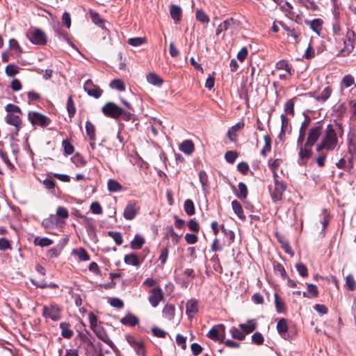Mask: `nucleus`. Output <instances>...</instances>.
<instances>
[{"label":"nucleus","instance_id":"nucleus-16","mask_svg":"<svg viewBox=\"0 0 356 356\" xmlns=\"http://www.w3.org/2000/svg\"><path fill=\"white\" fill-rule=\"evenodd\" d=\"M305 24L308 25L314 32L320 35L322 31L323 21L320 18L314 19L311 21L305 19Z\"/></svg>","mask_w":356,"mask_h":356},{"label":"nucleus","instance_id":"nucleus-28","mask_svg":"<svg viewBox=\"0 0 356 356\" xmlns=\"http://www.w3.org/2000/svg\"><path fill=\"white\" fill-rule=\"evenodd\" d=\"M276 327H277V330L278 333L282 337H284V336L286 335V334L287 333L288 330H289L286 319H284V318L280 319L277 323Z\"/></svg>","mask_w":356,"mask_h":356},{"label":"nucleus","instance_id":"nucleus-54","mask_svg":"<svg viewBox=\"0 0 356 356\" xmlns=\"http://www.w3.org/2000/svg\"><path fill=\"white\" fill-rule=\"evenodd\" d=\"M146 40L145 38H129L127 41L128 44L133 47L140 46L145 42Z\"/></svg>","mask_w":356,"mask_h":356},{"label":"nucleus","instance_id":"nucleus-61","mask_svg":"<svg viewBox=\"0 0 356 356\" xmlns=\"http://www.w3.org/2000/svg\"><path fill=\"white\" fill-rule=\"evenodd\" d=\"M74 252L81 261H88L90 259V256L86 252V250L83 248H80L78 250H75Z\"/></svg>","mask_w":356,"mask_h":356},{"label":"nucleus","instance_id":"nucleus-42","mask_svg":"<svg viewBox=\"0 0 356 356\" xmlns=\"http://www.w3.org/2000/svg\"><path fill=\"white\" fill-rule=\"evenodd\" d=\"M184 211L188 216L195 214V209L193 202L191 200H186L184 205Z\"/></svg>","mask_w":356,"mask_h":356},{"label":"nucleus","instance_id":"nucleus-11","mask_svg":"<svg viewBox=\"0 0 356 356\" xmlns=\"http://www.w3.org/2000/svg\"><path fill=\"white\" fill-rule=\"evenodd\" d=\"M65 224L64 220H60L55 215H51L49 217L44 219L42 225L44 228H53L54 227H62Z\"/></svg>","mask_w":356,"mask_h":356},{"label":"nucleus","instance_id":"nucleus-6","mask_svg":"<svg viewBox=\"0 0 356 356\" xmlns=\"http://www.w3.org/2000/svg\"><path fill=\"white\" fill-rule=\"evenodd\" d=\"M122 108L113 102H108L102 107L103 113L108 118L118 119L121 116Z\"/></svg>","mask_w":356,"mask_h":356},{"label":"nucleus","instance_id":"nucleus-64","mask_svg":"<svg viewBox=\"0 0 356 356\" xmlns=\"http://www.w3.org/2000/svg\"><path fill=\"white\" fill-rule=\"evenodd\" d=\"M110 305L115 308L121 309L124 307V302L118 298H112L109 300Z\"/></svg>","mask_w":356,"mask_h":356},{"label":"nucleus","instance_id":"nucleus-26","mask_svg":"<svg viewBox=\"0 0 356 356\" xmlns=\"http://www.w3.org/2000/svg\"><path fill=\"white\" fill-rule=\"evenodd\" d=\"M145 243V238L139 234H136L134 238L131 241V248L132 250H139L143 247Z\"/></svg>","mask_w":356,"mask_h":356},{"label":"nucleus","instance_id":"nucleus-39","mask_svg":"<svg viewBox=\"0 0 356 356\" xmlns=\"http://www.w3.org/2000/svg\"><path fill=\"white\" fill-rule=\"evenodd\" d=\"M122 188V185L115 179H109L108 181V189L110 192H118Z\"/></svg>","mask_w":356,"mask_h":356},{"label":"nucleus","instance_id":"nucleus-37","mask_svg":"<svg viewBox=\"0 0 356 356\" xmlns=\"http://www.w3.org/2000/svg\"><path fill=\"white\" fill-rule=\"evenodd\" d=\"M238 193L236 194V196L241 200L246 199L248 191L246 185L243 182H240L238 185Z\"/></svg>","mask_w":356,"mask_h":356},{"label":"nucleus","instance_id":"nucleus-55","mask_svg":"<svg viewBox=\"0 0 356 356\" xmlns=\"http://www.w3.org/2000/svg\"><path fill=\"white\" fill-rule=\"evenodd\" d=\"M62 145L65 154L70 155L74 152V146L67 140H63Z\"/></svg>","mask_w":356,"mask_h":356},{"label":"nucleus","instance_id":"nucleus-45","mask_svg":"<svg viewBox=\"0 0 356 356\" xmlns=\"http://www.w3.org/2000/svg\"><path fill=\"white\" fill-rule=\"evenodd\" d=\"M199 179H200V181L202 184L203 191H206L209 187V184H208V177L204 170L200 171Z\"/></svg>","mask_w":356,"mask_h":356},{"label":"nucleus","instance_id":"nucleus-19","mask_svg":"<svg viewBox=\"0 0 356 356\" xmlns=\"http://www.w3.org/2000/svg\"><path fill=\"white\" fill-rule=\"evenodd\" d=\"M245 126L243 121L238 122L234 126H232L227 131V137L231 141H235L236 134V133L242 129Z\"/></svg>","mask_w":356,"mask_h":356},{"label":"nucleus","instance_id":"nucleus-48","mask_svg":"<svg viewBox=\"0 0 356 356\" xmlns=\"http://www.w3.org/2000/svg\"><path fill=\"white\" fill-rule=\"evenodd\" d=\"M55 216L60 220H63L69 217V212L66 208L58 207L56 209V215Z\"/></svg>","mask_w":356,"mask_h":356},{"label":"nucleus","instance_id":"nucleus-5","mask_svg":"<svg viewBox=\"0 0 356 356\" xmlns=\"http://www.w3.org/2000/svg\"><path fill=\"white\" fill-rule=\"evenodd\" d=\"M207 337L213 341H222L225 337V327L223 324L214 325L208 332Z\"/></svg>","mask_w":356,"mask_h":356},{"label":"nucleus","instance_id":"nucleus-63","mask_svg":"<svg viewBox=\"0 0 356 356\" xmlns=\"http://www.w3.org/2000/svg\"><path fill=\"white\" fill-rule=\"evenodd\" d=\"M12 245L10 241L6 238H0V250H11Z\"/></svg>","mask_w":356,"mask_h":356},{"label":"nucleus","instance_id":"nucleus-24","mask_svg":"<svg viewBox=\"0 0 356 356\" xmlns=\"http://www.w3.org/2000/svg\"><path fill=\"white\" fill-rule=\"evenodd\" d=\"M232 209L237 216L242 220H245V216L243 213V210L241 204L237 200H233L232 202Z\"/></svg>","mask_w":356,"mask_h":356},{"label":"nucleus","instance_id":"nucleus-35","mask_svg":"<svg viewBox=\"0 0 356 356\" xmlns=\"http://www.w3.org/2000/svg\"><path fill=\"white\" fill-rule=\"evenodd\" d=\"M86 130L90 140H95L96 139L95 127L90 121L86 122Z\"/></svg>","mask_w":356,"mask_h":356},{"label":"nucleus","instance_id":"nucleus-10","mask_svg":"<svg viewBox=\"0 0 356 356\" xmlns=\"http://www.w3.org/2000/svg\"><path fill=\"white\" fill-rule=\"evenodd\" d=\"M286 189L285 184L280 181L278 180H276L275 183V188L273 192L271 193V197L273 202H278L280 201L282 198L283 193L284 192Z\"/></svg>","mask_w":356,"mask_h":356},{"label":"nucleus","instance_id":"nucleus-33","mask_svg":"<svg viewBox=\"0 0 356 356\" xmlns=\"http://www.w3.org/2000/svg\"><path fill=\"white\" fill-rule=\"evenodd\" d=\"M337 166L339 169H343V170H350L353 166V159H348V162L345 159V158H341L337 163Z\"/></svg>","mask_w":356,"mask_h":356},{"label":"nucleus","instance_id":"nucleus-60","mask_svg":"<svg viewBox=\"0 0 356 356\" xmlns=\"http://www.w3.org/2000/svg\"><path fill=\"white\" fill-rule=\"evenodd\" d=\"M35 242L41 247H47L53 243V241L48 238H36Z\"/></svg>","mask_w":356,"mask_h":356},{"label":"nucleus","instance_id":"nucleus-2","mask_svg":"<svg viewBox=\"0 0 356 356\" xmlns=\"http://www.w3.org/2000/svg\"><path fill=\"white\" fill-rule=\"evenodd\" d=\"M27 37L34 44L44 45L47 42L45 33L39 29H33L27 33Z\"/></svg>","mask_w":356,"mask_h":356},{"label":"nucleus","instance_id":"nucleus-25","mask_svg":"<svg viewBox=\"0 0 356 356\" xmlns=\"http://www.w3.org/2000/svg\"><path fill=\"white\" fill-rule=\"evenodd\" d=\"M163 316L168 320H172L175 317V309L172 305H166L163 309Z\"/></svg>","mask_w":356,"mask_h":356},{"label":"nucleus","instance_id":"nucleus-1","mask_svg":"<svg viewBox=\"0 0 356 356\" xmlns=\"http://www.w3.org/2000/svg\"><path fill=\"white\" fill-rule=\"evenodd\" d=\"M339 143L337 129L334 125H325L322 121L316 122L307 131L305 143H298L299 149V159L300 164H305L312 155V147L316 146V150L320 152L323 150L333 151Z\"/></svg>","mask_w":356,"mask_h":356},{"label":"nucleus","instance_id":"nucleus-31","mask_svg":"<svg viewBox=\"0 0 356 356\" xmlns=\"http://www.w3.org/2000/svg\"><path fill=\"white\" fill-rule=\"evenodd\" d=\"M248 323V324L241 323L239 325L245 334L252 332L257 328V324L254 320H249Z\"/></svg>","mask_w":356,"mask_h":356},{"label":"nucleus","instance_id":"nucleus-21","mask_svg":"<svg viewBox=\"0 0 356 356\" xmlns=\"http://www.w3.org/2000/svg\"><path fill=\"white\" fill-rule=\"evenodd\" d=\"M307 291L302 292V296L305 298H316L318 296V290L317 286L313 284H307Z\"/></svg>","mask_w":356,"mask_h":356},{"label":"nucleus","instance_id":"nucleus-27","mask_svg":"<svg viewBox=\"0 0 356 356\" xmlns=\"http://www.w3.org/2000/svg\"><path fill=\"white\" fill-rule=\"evenodd\" d=\"M124 261L126 264L134 266H138L140 264L138 257L133 253L126 254L124 257Z\"/></svg>","mask_w":356,"mask_h":356},{"label":"nucleus","instance_id":"nucleus-46","mask_svg":"<svg viewBox=\"0 0 356 356\" xmlns=\"http://www.w3.org/2000/svg\"><path fill=\"white\" fill-rule=\"evenodd\" d=\"M108 235L111 237L118 245H120L123 243L122 236L120 232L109 231Z\"/></svg>","mask_w":356,"mask_h":356},{"label":"nucleus","instance_id":"nucleus-38","mask_svg":"<svg viewBox=\"0 0 356 356\" xmlns=\"http://www.w3.org/2000/svg\"><path fill=\"white\" fill-rule=\"evenodd\" d=\"M264 140L265 142V145L263 149L261 151V154L264 156H266L267 153L271 150V138L268 135H266L264 136Z\"/></svg>","mask_w":356,"mask_h":356},{"label":"nucleus","instance_id":"nucleus-17","mask_svg":"<svg viewBox=\"0 0 356 356\" xmlns=\"http://www.w3.org/2000/svg\"><path fill=\"white\" fill-rule=\"evenodd\" d=\"M311 122V119L309 117H306L305 120L301 123V126L299 129V135L298 138L297 139L298 143H303L305 140L306 134L307 135V133H306L307 129L309 126V124Z\"/></svg>","mask_w":356,"mask_h":356},{"label":"nucleus","instance_id":"nucleus-47","mask_svg":"<svg viewBox=\"0 0 356 356\" xmlns=\"http://www.w3.org/2000/svg\"><path fill=\"white\" fill-rule=\"evenodd\" d=\"M232 23V19H227L220 24L216 31V35H220L222 32L227 31Z\"/></svg>","mask_w":356,"mask_h":356},{"label":"nucleus","instance_id":"nucleus-32","mask_svg":"<svg viewBox=\"0 0 356 356\" xmlns=\"http://www.w3.org/2000/svg\"><path fill=\"white\" fill-rule=\"evenodd\" d=\"M147 81L154 86H161L163 84V79L155 73H149L147 75Z\"/></svg>","mask_w":356,"mask_h":356},{"label":"nucleus","instance_id":"nucleus-14","mask_svg":"<svg viewBox=\"0 0 356 356\" xmlns=\"http://www.w3.org/2000/svg\"><path fill=\"white\" fill-rule=\"evenodd\" d=\"M92 330L99 339H101L102 341L108 345L111 348H113L115 347L114 343L110 339L108 335L107 334L104 328H102L101 326H98L96 328L93 329Z\"/></svg>","mask_w":356,"mask_h":356},{"label":"nucleus","instance_id":"nucleus-40","mask_svg":"<svg viewBox=\"0 0 356 356\" xmlns=\"http://www.w3.org/2000/svg\"><path fill=\"white\" fill-rule=\"evenodd\" d=\"M321 216H322V217L320 220V222L322 225V231H324L330 222V216L327 213L326 209L322 210Z\"/></svg>","mask_w":356,"mask_h":356},{"label":"nucleus","instance_id":"nucleus-58","mask_svg":"<svg viewBox=\"0 0 356 356\" xmlns=\"http://www.w3.org/2000/svg\"><path fill=\"white\" fill-rule=\"evenodd\" d=\"M5 71L8 76H13L19 72V67L11 64L6 66Z\"/></svg>","mask_w":356,"mask_h":356},{"label":"nucleus","instance_id":"nucleus-13","mask_svg":"<svg viewBox=\"0 0 356 356\" xmlns=\"http://www.w3.org/2000/svg\"><path fill=\"white\" fill-rule=\"evenodd\" d=\"M138 211V208L136 207V203L130 202L124 209L123 216L126 220H131L135 218Z\"/></svg>","mask_w":356,"mask_h":356},{"label":"nucleus","instance_id":"nucleus-7","mask_svg":"<svg viewBox=\"0 0 356 356\" xmlns=\"http://www.w3.org/2000/svg\"><path fill=\"white\" fill-rule=\"evenodd\" d=\"M164 293L162 289L159 286L153 288L149 291L148 300L153 307H156L161 301L163 300Z\"/></svg>","mask_w":356,"mask_h":356},{"label":"nucleus","instance_id":"nucleus-34","mask_svg":"<svg viewBox=\"0 0 356 356\" xmlns=\"http://www.w3.org/2000/svg\"><path fill=\"white\" fill-rule=\"evenodd\" d=\"M69 324L63 322L60 324V327L62 330V336L66 339H70L73 336V331L69 328Z\"/></svg>","mask_w":356,"mask_h":356},{"label":"nucleus","instance_id":"nucleus-30","mask_svg":"<svg viewBox=\"0 0 356 356\" xmlns=\"http://www.w3.org/2000/svg\"><path fill=\"white\" fill-rule=\"evenodd\" d=\"M280 24L282 26L283 29L287 33V36L292 37L295 42H298L300 32L297 31L295 29H291L283 22H280Z\"/></svg>","mask_w":356,"mask_h":356},{"label":"nucleus","instance_id":"nucleus-53","mask_svg":"<svg viewBox=\"0 0 356 356\" xmlns=\"http://www.w3.org/2000/svg\"><path fill=\"white\" fill-rule=\"evenodd\" d=\"M5 110L8 113L22 114V111L21 108L18 106L13 104H7L5 107Z\"/></svg>","mask_w":356,"mask_h":356},{"label":"nucleus","instance_id":"nucleus-4","mask_svg":"<svg viewBox=\"0 0 356 356\" xmlns=\"http://www.w3.org/2000/svg\"><path fill=\"white\" fill-rule=\"evenodd\" d=\"M28 119L33 125H38L42 127H47L50 122L48 117L37 111H29Z\"/></svg>","mask_w":356,"mask_h":356},{"label":"nucleus","instance_id":"nucleus-50","mask_svg":"<svg viewBox=\"0 0 356 356\" xmlns=\"http://www.w3.org/2000/svg\"><path fill=\"white\" fill-rule=\"evenodd\" d=\"M275 303L276 310L278 313H282L285 312V304L282 300H280L277 293L275 294Z\"/></svg>","mask_w":356,"mask_h":356},{"label":"nucleus","instance_id":"nucleus-51","mask_svg":"<svg viewBox=\"0 0 356 356\" xmlns=\"http://www.w3.org/2000/svg\"><path fill=\"white\" fill-rule=\"evenodd\" d=\"M346 286L350 291H355L356 289V282L352 275H348L346 278Z\"/></svg>","mask_w":356,"mask_h":356},{"label":"nucleus","instance_id":"nucleus-52","mask_svg":"<svg viewBox=\"0 0 356 356\" xmlns=\"http://www.w3.org/2000/svg\"><path fill=\"white\" fill-rule=\"evenodd\" d=\"M341 83L346 88L350 87L353 85H355V86L356 87L354 77L350 74H347L344 76L342 79Z\"/></svg>","mask_w":356,"mask_h":356},{"label":"nucleus","instance_id":"nucleus-8","mask_svg":"<svg viewBox=\"0 0 356 356\" xmlns=\"http://www.w3.org/2000/svg\"><path fill=\"white\" fill-rule=\"evenodd\" d=\"M42 315L56 321L61 318L60 309L56 305L44 306L42 309Z\"/></svg>","mask_w":356,"mask_h":356},{"label":"nucleus","instance_id":"nucleus-29","mask_svg":"<svg viewBox=\"0 0 356 356\" xmlns=\"http://www.w3.org/2000/svg\"><path fill=\"white\" fill-rule=\"evenodd\" d=\"M295 2L305 7L308 10L316 11L318 10V6L313 0H293Z\"/></svg>","mask_w":356,"mask_h":356},{"label":"nucleus","instance_id":"nucleus-9","mask_svg":"<svg viewBox=\"0 0 356 356\" xmlns=\"http://www.w3.org/2000/svg\"><path fill=\"white\" fill-rule=\"evenodd\" d=\"M83 88L88 95L95 98L100 97L102 94V90L98 86L94 85L93 82L90 79H88L85 82Z\"/></svg>","mask_w":356,"mask_h":356},{"label":"nucleus","instance_id":"nucleus-56","mask_svg":"<svg viewBox=\"0 0 356 356\" xmlns=\"http://www.w3.org/2000/svg\"><path fill=\"white\" fill-rule=\"evenodd\" d=\"M230 332H231L232 337L234 339H236L238 340H243V339H244V338L245 337V335L243 331H241L234 327L231 329Z\"/></svg>","mask_w":356,"mask_h":356},{"label":"nucleus","instance_id":"nucleus-22","mask_svg":"<svg viewBox=\"0 0 356 356\" xmlns=\"http://www.w3.org/2000/svg\"><path fill=\"white\" fill-rule=\"evenodd\" d=\"M276 68L280 70H284L289 76L293 75V70L291 65L284 60H281L276 63Z\"/></svg>","mask_w":356,"mask_h":356},{"label":"nucleus","instance_id":"nucleus-36","mask_svg":"<svg viewBox=\"0 0 356 356\" xmlns=\"http://www.w3.org/2000/svg\"><path fill=\"white\" fill-rule=\"evenodd\" d=\"M181 9L176 5L170 6V16L175 21H179L181 18Z\"/></svg>","mask_w":356,"mask_h":356},{"label":"nucleus","instance_id":"nucleus-18","mask_svg":"<svg viewBox=\"0 0 356 356\" xmlns=\"http://www.w3.org/2000/svg\"><path fill=\"white\" fill-rule=\"evenodd\" d=\"M186 314L189 318H192L198 312V302L196 300L191 299L186 302Z\"/></svg>","mask_w":356,"mask_h":356},{"label":"nucleus","instance_id":"nucleus-43","mask_svg":"<svg viewBox=\"0 0 356 356\" xmlns=\"http://www.w3.org/2000/svg\"><path fill=\"white\" fill-rule=\"evenodd\" d=\"M332 89L330 87L327 86L325 88L321 94L316 98L318 101L325 102L330 97Z\"/></svg>","mask_w":356,"mask_h":356},{"label":"nucleus","instance_id":"nucleus-15","mask_svg":"<svg viewBox=\"0 0 356 356\" xmlns=\"http://www.w3.org/2000/svg\"><path fill=\"white\" fill-rule=\"evenodd\" d=\"M127 340L130 346L135 350L138 355L143 356L145 355L144 344L143 341H136L131 336H128L127 337Z\"/></svg>","mask_w":356,"mask_h":356},{"label":"nucleus","instance_id":"nucleus-59","mask_svg":"<svg viewBox=\"0 0 356 356\" xmlns=\"http://www.w3.org/2000/svg\"><path fill=\"white\" fill-rule=\"evenodd\" d=\"M296 268L298 272L299 273L300 275L302 276V277H305L308 275L307 268L304 264L301 262L298 263L296 265Z\"/></svg>","mask_w":356,"mask_h":356},{"label":"nucleus","instance_id":"nucleus-49","mask_svg":"<svg viewBox=\"0 0 356 356\" xmlns=\"http://www.w3.org/2000/svg\"><path fill=\"white\" fill-rule=\"evenodd\" d=\"M110 86L113 88H115L119 91H124L125 90V86L124 82L121 79H115L111 81Z\"/></svg>","mask_w":356,"mask_h":356},{"label":"nucleus","instance_id":"nucleus-23","mask_svg":"<svg viewBox=\"0 0 356 356\" xmlns=\"http://www.w3.org/2000/svg\"><path fill=\"white\" fill-rule=\"evenodd\" d=\"M120 322L125 325L134 327L139 323L138 318L132 314H129L123 317Z\"/></svg>","mask_w":356,"mask_h":356},{"label":"nucleus","instance_id":"nucleus-12","mask_svg":"<svg viewBox=\"0 0 356 356\" xmlns=\"http://www.w3.org/2000/svg\"><path fill=\"white\" fill-rule=\"evenodd\" d=\"M7 124L12 125L15 129V135L18 134L19 131L22 127V120L19 115L13 113H8L5 118Z\"/></svg>","mask_w":356,"mask_h":356},{"label":"nucleus","instance_id":"nucleus-3","mask_svg":"<svg viewBox=\"0 0 356 356\" xmlns=\"http://www.w3.org/2000/svg\"><path fill=\"white\" fill-rule=\"evenodd\" d=\"M355 35V34L353 31L349 29L347 31L346 39L343 42L344 47L339 52L340 56H346L353 51Z\"/></svg>","mask_w":356,"mask_h":356},{"label":"nucleus","instance_id":"nucleus-57","mask_svg":"<svg viewBox=\"0 0 356 356\" xmlns=\"http://www.w3.org/2000/svg\"><path fill=\"white\" fill-rule=\"evenodd\" d=\"M284 111L293 116L294 115V102L293 99H289L284 104Z\"/></svg>","mask_w":356,"mask_h":356},{"label":"nucleus","instance_id":"nucleus-41","mask_svg":"<svg viewBox=\"0 0 356 356\" xmlns=\"http://www.w3.org/2000/svg\"><path fill=\"white\" fill-rule=\"evenodd\" d=\"M67 110L70 118L74 116L76 113V108L72 99V97L70 96L67 101Z\"/></svg>","mask_w":356,"mask_h":356},{"label":"nucleus","instance_id":"nucleus-20","mask_svg":"<svg viewBox=\"0 0 356 356\" xmlns=\"http://www.w3.org/2000/svg\"><path fill=\"white\" fill-rule=\"evenodd\" d=\"M179 149L186 154H191L195 149L193 142L190 140H185L179 145Z\"/></svg>","mask_w":356,"mask_h":356},{"label":"nucleus","instance_id":"nucleus-62","mask_svg":"<svg viewBox=\"0 0 356 356\" xmlns=\"http://www.w3.org/2000/svg\"><path fill=\"white\" fill-rule=\"evenodd\" d=\"M238 156V154L234 151H228L225 153V160L229 163H233Z\"/></svg>","mask_w":356,"mask_h":356},{"label":"nucleus","instance_id":"nucleus-44","mask_svg":"<svg viewBox=\"0 0 356 356\" xmlns=\"http://www.w3.org/2000/svg\"><path fill=\"white\" fill-rule=\"evenodd\" d=\"M195 17L198 21L203 24H207L210 20L209 16L201 9H197L196 10Z\"/></svg>","mask_w":356,"mask_h":356}]
</instances>
